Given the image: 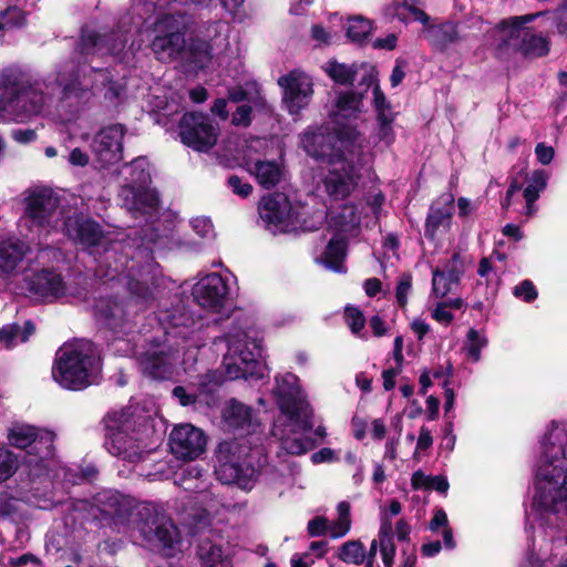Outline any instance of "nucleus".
<instances>
[{
    "label": "nucleus",
    "mask_w": 567,
    "mask_h": 567,
    "mask_svg": "<svg viewBox=\"0 0 567 567\" xmlns=\"http://www.w3.org/2000/svg\"><path fill=\"white\" fill-rule=\"evenodd\" d=\"M25 245L20 239L0 243V276L12 274L25 256Z\"/></svg>",
    "instance_id": "26"
},
{
    "label": "nucleus",
    "mask_w": 567,
    "mask_h": 567,
    "mask_svg": "<svg viewBox=\"0 0 567 567\" xmlns=\"http://www.w3.org/2000/svg\"><path fill=\"white\" fill-rule=\"evenodd\" d=\"M59 207V198L51 189H41L25 198L24 217L33 225L43 227L50 223Z\"/></svg>",
    "instance_id": "16"
},
{
    "label": "nucleus",
    "mask_w": 567,
    "mask_h": 567,
    "mask_svg": "<svg viewBox=\"0 0 567 567\" xmlns=\"http://www.w3.org/2000/svg\"><path fill=\"white\" fill-rule=\"evenodd\" d=\"M172 394L175 399L178 400L182 406H189L196 403L197 394L194 392H188L187 389L183 385H176Z\"/></svg>",
    "instance_id": "62"
},
{
    "label": "nucleus",
    "mask_w": 567,
    "mask_h": 567,
    "mask_svg": "<svg viewBox=\"0 0 567 567\" xmlns=\"http://www.w3.org/2000/svg\"><path fill=\"white\" fill-rule=\"evenodd\" d=\"M101 76V84L103 86V97L113 106H117L122 101L126 92L125 84L113 79L111 71L106 68L94 69Z\"/></svg>",
    "instance_id": "37"
},
{
    "label": "nucleus",
    "mask_w": 567,
    "mask_h": 567,
    "mask_svg": "<svg viewBox=\"0 0 567 567\" xmlns=\"http://www.w3.org/2000/svg\"><path fill=\"white\" fill-rule=\"evenodd\" d=\"M301 145L308 156L328 164H334L347 157L344 151L336 145V136L328 128L307 130L301 136Z\"/></svg>",
    "instance_id": "12"
},
{
    "label": "nucleus",
    "mask_w": 567,
    "mask_h": 567,
    "mask_svg": "<svg viewBox=\"0 0 567 567\" xmlns=\"http://www.w3.org/2000/svg\"><path fill=\"white\" fill-rule=\"evenodd\" d=\"M465 267L460 251L453 252L452 257L444 265L432 271V290L437 297H444L451 291V285H458L464 276Z\"/></svg>",
    "instance_id": "20"
},
{
    "label": "nucleus",
    "mask_w": 567,
    "mask_h": 567,
    "mask_svg": "<svg viewBox=\"0 0 567 567\" xmlns=\"http://www.w3.org/2000/svg\"><path fill=\"white\" fill-rule=\"evenodd\" d=\"M37 429L33 425L14 423L8 431L10 445L27 452Z\"/></svg>",
    "instance_id": "43"
},
{
    "label": "nucleus",
    "mask_w": 567,
    "mask_h": 567,
    "mask_svg": "<svg viewBox=\"0 0 567 567\" xmlns=\"http://www.w3.org/2000/svg\"><path fill=\"white\" fill-rule=\"evenodd\" d=\"M97 322L110 330L114 336L126 333L131 327L125 318L123 307L115 301L101 302L95 313Z\"/></svg>",
    "instance_id": "23"
},
{
    "label": "nucleus",
    "mask_w": 567,
    "mask_h": 567,
    "mask_svg": "<svg viewBox=\"0 0 567 567\" xmlns=\"http://www.w3.org/2000/svg\"><path fill=\"white\" fill-rule=\"evenodd\" d=\"M54 440L53 431L38 427L27 453L34 455L40 461L51 460L55 454Z\"/></svg>",
    "instance_id": "32"
},
{
    "label": "nucleus",
    "mask_w": 567,
    "mask_h": 567,
    "mask_svg": "<svg viewBox=\"0 0 567 567\" xmlns=\"http://www.w3.org/2000/svg\"><path fill=\"white\" fill-rule=\"evenodd\" d=\"M94 359L78 349L63 351L55 359L52 374L64 389L80 391L91 384V370Z\"/></svg>",
    "instance_id": "7"
},
{
    "label": "nucleus",
    "mask_w": 567,
    "mask_h": 567,
    "mask_svg": "<svg viewBox=\"0 0 567 567\" xmlns=\"http://www.w3.org/2000/svg\"><path fill=\"white\" fill-rule=\"evenodd\" d=\"M226 185L241 198H247L252 193V185L235 174L228 176Z\"/></svg>",
    "instance_id": "55"
},
{
    "label": "nucleus",
    "mask_w": 567,
    "mask_h": 567,
    "mask_svg": "<svg viewBox=\"0 0 567 567\" xmlns=\"http://www.w3.org/2000/svg\"><path fill=\"white\" fill-rule=\"evenodd\" d=\"M151 50L164 63L178 59L186 50V25L174 17H165L157 23V33L151 42Z\"/></svg>",
    "instance_id": "8"
},
{
    "label": "nucleus",
    "mask_w": 567,
    "mask_h": 567,
    "mask_svg": "<svg viewBox=\"0 0 567 567\" xmlns=\"http://www.w3.org/2000/svg\"><path fill=\"white\" fill-rule=\"evenodd\" d=\"M131 295L137 297L143 301H148L153 298V291L146 281L130 277L127 282Z\"/></svg>",
    "instance_id": "53"
},
{
    "label": "nucleus",
    "mask_w": 567,
    "mask_h": 567,
    "mask_svg": "<svg viewBox=\"0 0 567 567\" xmlns=\"http://www.w3.org/2000/svg\"><path fill=\"white\" fill-rule=\"evenodd\" d=\"M344 319L352 333L358 334L365 326L363 312L355 306L348 305L344 308Z\"/></svg>",
    "instance_id": "48"
},
{
    "label": "nucleus",
    "mask_w": 567,
    "mask_h": 567,
    "mask_svg": "<svg viewBox=\"0 0 567 567\" xmlns=\"http://www.w3.org/2000/svg\"><path fill=\"white\" fill-rule=\"evenodd\" d=\"M181 142L198 153H208L218 142L219 124L208 114L185 112L177 123Z\"/></svg>",
    "instance_id": "5"
},
{
    "label": "nucleus",
    "mask_w": 567,
    "mask_h": 567,
    "mask_svg": "<svg viewBox=\"0 0 567 567\" xmlns=\"http://www.w3.org/2000/svg\"><path fill=\"white\" fill-rule=\"evenodd\" d=\"M514 296L525 302H533L538 297V291L529 279H525L514 288Z\"/></svg>",
    "instance_id": "56"
},
{
    "label": "nucleus",
    "mask_w": 567,
    "mask_h": 567,
    "mask_svg": "<svg viewBox=\"0 0 567 567\" xmlns=\"http://www.w3.org/2000/svg\"><path fill=\"white\" fill-rule=\"evenodd\" d=\"M104 432L105 450L113 456L124 461H134L140 453L137 439L130 432L134 431L135 421L127 411H111L101 421Z\"/></svg>",
    "instance_id": "3"
},
{
    "label": "nucleus",
    "mask_w": 567,
    "mask_h": 567,
    "mask_svg": "<svg viewBox=\"0 0 567 567\" xmlns=\"http://www.w3.org/2000/svg\"><path fill=\"white\" fill-rule=\"evenodd\" d=\"M143 375L153 380H167L173 374L169 357L163 351L145 352L140 359Z\"/></svg>",
    "instance_id": "24"
},
{
    "label": "nucleus",
    "mask_w": 567,
    "mask_h": 567,
    "mask_svg": "<svg viewBox=\"0 0 567 567\" xmlns=\"http://www.w3.org/2000/svg\"><path fill=\"white\" fill-rule=\"evenodd\" d=\"M254 174L258 184L265 189L276 187L282 177V169L275 161H257Z\"/></svg>",
    "instance_id": "35"
},
{
    "label": "nucleus",
    "mask_w": 567,
    "mask_h": 567,
    "mask_svg": "<svg viewBox=\"0 0 567 567\" xmlns=\"http://www.w3.org/2000/svg\"><path fill=\"white\" fill-rule=\"evenodd\" d=\"M297 381L298 378L293 373L276 377V388L274 390L279 399L281 412L293 422H298L301 417V402L297 396Z\"/></svg>",
    "instance_id": "18"
},
{
    "label": "nucleus",
    "mask_w": 567,
    "mask_h": 567,
    "mask_svg": "<svg viewBox=\"0 0 567 567\" xmlns=\"http://www.w3.org/2000/svg\"><path fill=\"white\" fill-rule=\"evenodd\" d=\"M252 107L248 104L239 105L233 114L231 124L248 127L251 124Z\"/></svg>",
    "instance_id": "58"
},
{
    "label": "nucleus",
    "mask_w": 567,
    "mask_h": 567,
    "mask_svg": "<svg viewBox=\"0 0 567 567\" xmlns=\"http://www.w3.org/2000/svg\"><path fill=\"white\" fill-rule=\"evenodd\" d=\"M327 72L337 84L352 85L358 74V65L355 63L348 65L338 61H330Z\"/></svg>",
    "instance_id": "45"
},
{
    "label": "nucleus",
    "mask_w": 567,
    "mask_h": 567,
    "mask_svg": "<svg viewBox=\"0 0 567 567\" xmlns=\"http://www.w3.org/2000/svg\"><path fill=\"white\" fill-rule=\"evenodd\" d=\"M420 0H402L401 2H395L394 9L399 11L401 8L410 12L414 20L421 22L423 25H427L430 22V16L417 6Z\"/></svg>",
    "instance_id": "52"
},
{
    "label": "nucleus",
    "mask_w": 567,
    "mask_h": 567,
    "mask_svg": "<svg viewBox=\"0 0 567 567\" xmlns=\"http://www.w3.org/2000/svg\"><path fill=\"white\" fill-rule=\"evenodd\" d=\"M453 197L445 203L440 200L433 202L430 205L425 223H424V237L430 241H435L437 233H449L452 226V218L454 214Z\"/></svg>",
    "instance_id": "21"
},
{
    "label": "nucleus",
    "mask_w": 567,
    "mask_h": 567,
    "mask_svg": "<svg viewBox=\"0 0 567 567\" xmlns=\"http://www.w3.org/2000/svg\"><path fill=\"white\" fill-rule=\"evenodd\" d=\"M328 519L323 516H316L308 522L307 532L310 537H320L328 533Z\"/></svg>",
    "instance_id": "59"
},
{
    "label": "nucleus",
    "mask_w": 567,
    "mask_h": 567,
    "mask_svg": "<svg viewBox=\"0 0 567 567\" xmlns=\"http://www.w3.org/2000/svg\"><path fill=\"white\" fill-rule=\"evenodd\" d=\"M239 362L228 363L226 373L230 379H261L262 374L257 371L260 364L254 359L251 352L241 353L238 358Z\"/></svg>",
    "instance_id": "33"
},
{
    "label": "nucleus",
    "mask_w": 567,
    "mask_h": 567,
    "mask_svg": "<svg viewBox=\"0 0 567 567\" xmlns=\"http://www.w3.org/2000/svg\"><path fill=\"white\" fill-rule=\"evenodd\" d=\"M554 19L558 33L567 35V0H561Z\"/></svg>",
    "instance_id": "63"
},
{
    "label": "nucleus",
    "mask_w": 567,
    "mask_h": 567,
    "mask_svg": "<svg viewBox=\"0 0 567 567\" xmlns=\"http://www.w3.org/2000/svg\"><path fill=\"white\" fill-rule=\"evenodd\" d=\"M227 424L236 430H243L247 433L255 431L252 421V409L236 399H231L225 412Z\"/></svg>",
    "instance_id": "28"
},
{
    "label": "nucleus",
    "mask_w": 567,
    "mask_h": 567,
    "mask_svg": "<svg viewBox=\"0 0 567 567\" xmlns=\"http://www.w3.org/2000/svg\"><path fill=\"white\" fill-rule=\"evenodd\" d=\"M255 472L252 463L237 441H223L217 445L214 473L221 484H236L246 488L250 484Z\"/></svg>",
    "instance_id": "2"
},
{
    "label": "nucleus",
    "mask_w": 567,
    "mask_h": 567,
    "mask_svg": "<svg viewBox=\"0 0 567 567\" xmlns=\"http://www.w3.org/2000/svg\"><path fill=\"white\" fill-rule=\"evenodd\" d=\"M20 326L18 323L6 324L0 328V343L7 349L13 347V341L19 337Z\"/></svg>",
    "instance_id": "61"
},
{
    "label": "nucleus",
    "mask_w": 567,
    "mask_h": 567,
    "mask_svg": "<svg viewBox=\"0 0 567 567\" xmlns=\"http://www.w3.org/2000/svg\"><path fill=\"white\" fill-rule=\"evenodd\" d=\"M373 29L372 21L361 16L348 19L347 37L351 42L364 43Z\"/></svg>",
    "instance_id": "44"
},
{
    "label": "nucleus",
    "mask_w": 567,
    "mask_h": 567,
    "mask_svg": "<svg viewBox=\"0 0 567 567\" xmlns=\"http://www.w3.org/2000/svg\"><path fill=\"white\" fill-rule=\"evenodd\" d=\"M331 133L336 136V145L344 151L346 156L347 153H352L359 137V132L354 125L343 124V120L339 118V124H336Z\"/></svg>",
    "instance_id": "41"
},
{
    "label": "nucleus",
    "mask_w": 567,
    "mask_h": 567,
    "mask_svg": "<svg viewBox=\"0 0 567 567\" xmlns=\"http://www.w3.org/2000/svg\"><path fill=\"white\" fill-rule=\"evenodd\" d=\"M457 27V23L452 21L431 24L426 28V37L435 49L444 51L450 44L460 40Z\"/></svg>",
    "instance_id": "29"
},
{
    "label": "nucleus",
    "mask_w": 567,
    "mask_h": 567,
    "mask_svg": "<svg viewBox=\"0 0 567 567\" xmlns=\"http://www.w3.org/2000/svg\"><path fill=\"white\" fill-rule=\"evenodd\" d=\"M189 63L195 69L205 70L213 61V45L209 40L192 38L187 47Z\"/></svg>",
    "instance_id": "34"
},
{
    "label": "nucleus",
    "mask_w": 567,
    "mask_h": 567,
    "mask_svg": "<svg viewBox=\"0 0 567 567\" xmlns=\"http://www.w3.org/2000/svg\"><path fill=\"white\" fill-rule=\"evenodd\" d=\"M535 155L540 164L548 165L554 158L555 151L545 143H538L535 147Z\"/></svg>",
    "instance_id": "64"
},
{
    "label": "nucleus",
    "mask_w": 567,
    "mask_h": 567,
    "mask_svg": "<svg viewBox=\"0 0 567 567\" xmlns=\"http://www.w3.org/2000/svg\"><path fill=\"white\" fill-rule=\"evenodd\" d=\"M467 355L474 362H476L481 359V350L483 347L486 346L487 340L485 338H482L477 330L471 328L467 332Z\"/></svg>",
    "instance_id": "51"
},
{
    "label": "nucleus",
    "mask_w": 567,
    "mask_h": 567,
    "mask_svg": "<svg viewBox=\"0 0 567 567\" xmlns=\"http://www.w3.org/2000/svg\"><path fill=\"white\" fill-rule=\"evenodd\" d=\"M532 507L540 514L567 509V432L551 421L542 440Z\"/></svg>",
    "instance_id": "1"
},
{
    "label": "nucleus",
    "mask_w": 567,
    "mask_h": 567,
    "mask_svg": "<svg viewBox=\"0 0 567 567\" xmlns=\"http://www.w3.org/2000/svg\"><path fill=\"white\" fill-rule=\"evenodd\" d=\"M68 236L79 245L92 248L97 247L104 238V229L91 217L76 216L65 223Z\"/></svg>",
    "instance_id": "19"
},
{
    "label": "nucleus",
    "mask_w": 567,
    "mask_h": 567,
    "mask_svg": "<svg viewBox=\"0 0 567 567\" xmlns=\"http://www.w3.org/2000/svg\"><path fill=\"white\" fill-rule=\"evenodd\" d=\"M197 555L202 567H225L223 547L206 539L197 547Z\"/></svg>",
    "instance_id": "40"
},
{
    "label": "nucleus",
    "mask_w": 567,
    "mask_h": 567,
    "mask_svg": "<svg viewBox=\"0 0 567 567\" xmlns=\"http://www.w3.org/2000/svg\"><path fill=\"white\" fill-rule=\"evenodd\" d=\"M330 167L322 178L324 193L333 202L347 199L357 188L360 174L352 159L348 157L329 164Z\"/></svg>",
    "instance_id": "10"
},
{
    "label": "nucleus",
    "mask_w": 567,
    "mask_h": 567,
    "mask_svg": "<svg viewBox=\"0 0 567 567\" xmlns=\"http://www.w3.org/2000/svg\"><path fill=\"white\" fill-rule=\"evenodd\" d=\"M125 134V125L116 123L102 127L93 136L91 151L101 168H109L122 161Z\"/></svg>",
    "instance_id": "9"
},
{
    "label": "nucleus",
    "mask_w": 567,
    "mask_h": 567,
    "mask_svg": "<svg viewBox=\"0 0 567 567\" xmlns=\"http://www.w3.org/2000/svg\"><path fill=\"white\" fill-rule=\"evenodd\" d=\"M159 321L169 328H192L196 323L195 315L183 300L161 313Z\"/></svg>",
    "instance_id": "31"
},
{
    "label": "nucleus",
    "mask_w": 567,
    "mask_h": 567,
    "mask_svg": "<svg viewBox=\"0 0 567 567\" xmlns=\"http://www.w3.org/2000/svg\"><path fill=\"white\" fill-rule=\"evenodd\" d=\"M547 13H549V11H538L535 13L505 18L502 19L496 24L495 28L497 31L501 32L507 31L505 38L511 42L519 43L524 31H526V29H524V25L535 21L538 17L545 16Z\"/></svg>",
    "instance_id": "30"
},
{
    "label": "nucleus",
    "mask_w": 567,
    "mask_h": 567,
    "mask_svg": "<svg viewBox=\"0 0 567 567\" xmlns=\"http://www.w3.org/2000/svg\"><path fill=\"white\" fill-rule=\"evenodd\" d=\"M147 163L145 158L137 157L131 161L132 166V179L133 182L142 184H146L148 181H151V174L147 169H145L144 166H146Z\"/></svg>",
    "instance_id": "57"
},
{
    "label": "nucleus",
    "mask_w": 567,
    "mask_h": 567,
    "mask_svg": "<svg viewBox=\"0 0 567 567\" xmlns=\"http://www.w3.org/2000/svg\"><path fill=\"white\" fill-rule=\"evenodd\" d=\"M412 274L406 271L403 272L396 284L395 288V299L398 307L404 309L408 305V296L412 290Z\"/></svg>",
    "instance_id": "49"
},
{
    "label": "nucleus",
    "mask_w": 567,
    "mask_h": 567,
    "mask_svg": "<svg viewBox=\"0 0 567 567\" xmlns=\"http://www.w3.org/2000/svg\"><path fill=\"white\" fill-rule=\"evenodd\" d=\"M284 446L288 454L302 455L312 447V441L301 437L287 439L284 442Z\"/></svg>",
    "instance_id": "54"
},
{
    "label": "nucleus",
    "mask_w": 567,
    "mask_h": 567,
    "mask_svg": "<svg viewBox=\"0 0 567 567\" xmlns=\"http://www.w3.org/2000/svg\"><path fill=\"white\" fill-rule=\"evenodd\" d=\"M28 290L30 293L55 300L66 293V285L62 275L54 270L44 268L34 272L28 280Z\"/></svg>",
    "instance_id": "17"
},
{
    "label": "nucleus",
    "mask_w": 567,
    "mask_h": 567,
    "mask_svg": "<svg viewBox=\"0 0 567 567\" xmlns=\"http://www.w3.org/2000/svg\"><path fill=\"white\" fill-rule=\"evenodd\" d=\"M518 51L524 58H542L549 53V42L547 38L532 33L526 28L518 44Z\"/></svg>",
    "instance_id": "36"
},
{
    "label": "nucleus",
    "mask_w": 567,
    "mask_h": 567,
    "mask_svg": "<svg viewBox=\"0 0 567 567\" xmlns=\"http://www.w3.org/2000/svg\"><path fill=\"white\" fill-rule=\"evenodd\" d=\"M17 456L8 449L0 446V483L9 480L17 471Z\"/></svg>",
    "instance_id": "47"
},
{
    "label": "nucleus",
    "mask_w": 567,
    "mask_h": 567,
    "mask_svg": "<svg viewBox=\"0 0 567 567\" xmlns=\"http://www.w3.org/2000/svg\"><path fill=\"white\" fill-rule=\"evenodd\" d=\"M207 437L200 429L192 424H179L169 434L171 452L181 460L193 461L206 449Z\"/></svg>",
    "instance_id": "13"
},
{
    "label": "nucleus",
    "mask_w": 567,
    "mask_h": 567,
    "mask_svg": "<svg viewBox=\"0 0 567 567\" xmlns=\"http://www.w3.org/2000/svg\"><path fill=\"white\" fill-rule=\"evenodd\" d=\"M0 100L7 107L22 116L39 114L44 105L43 93L24 83L12 72H3L1 75Z\"/></svg>",
    "instance_id": "6"
},
{
    "label": "nucleus",
    "mask_w": 567,
    "mask_h": 567,
    "mask_svg": "<svg viewBox=\"0 0 567 567\" xmlns=\"http://www.w3.org/2000/svg\"><path fill=\"white\" fill-rule=\"evenodd\" d=\"M107 509L103 514L110 516L114 524H125L132 516V509L127 502L121 496L112 495L107 499Z\"/></svg>",
    "instance_id": "46"
},
{
    "label": "nucleus",
    "mask_w": 567,
    "mask_h": 567,
    "mask_svg": "<svg viewBox=\"0 0 567 567\" xmlns=\"http://www.w3.org/2000/svg\"><path fill=\"white\" fill-rule=\"evenodd\" d=\"M518 44L507 40L505 37L502 38L495 47V56L499 60L509 58L512 54L519 53Z\"/></svg>",
    "instance_id": "60"
},
{
    "label": "nucleus",
    "mask_w": 567,
    "mask_h": 567,
    "mask_svg": "<svg viewBox=\"0 0 567 567\" xmlns=\"http://www.w3.org/2000/svg\"><path fill=\"white\" fill-rule=\"evenodd\" d=\"M223 382L224 377L221 373L217 371H208L200 378L198 391L200 393L212 395L218 390Z\"/></svg>",
    "instance_id": "50"
},
{
    "label": "nucleus",
    "mask_w": 567,
    "mask_h": 567,
    "mask_svg": "<svg viewBox=\"0 0 567 567\" xmlns=\"http://www.w3.org/2000/svg\"><path fill=\"white\" fill-rule=\"evenodd\" d=\"M364 93L361 92H341L336 100V111L331 112L330 118L334 124H339V118H357L361 112V105Z\"/></svg>",
    "instance_id": "25"
},
{
    "label": "nucleus",
    "mask_w": 567,
    "mask_h": 567,
    "mask_svg": "<svg viewBox=\"0 0 567 567\" xmlns=\"http://www.w3.org/2000/svg\"><path fill=\"white\" fill-rule=\"evenodd\" d=\"M292 205L285 193L275 192L264 196L260 200L258 212L267 228L274 227L281 231L290 226Z\"/></svg>",
    "instance_id": "14"
},
{
    "label": "nucleus",
    "mask_w": 567,
    "mask_h": 567,
    "mask_svg": "<svg viewBox=\"0 0 567 567\" xmlns=\"http://www.w3.org/2000/svg\"><path fill=\"white\" fill-rule=\"evenodd\" d=\"M28 24V12L11 4L0 10V32L21 30Z\"/></svg>",
    "instance_id": "39"
},
{
    "label": "nucleus",
    "mask_w": 567,
    "mask_h": 567,
    "mask_svg": "<svg viewBox=\"0 0 567 567\" xmlns=\"http://www.w3.org/2000/svg\"><path fill=\"white\" fill-rule=\"evenodd\" d=\"M159 203V195L155 189L140 186L133 193L131 208L142 214H151L158 209Z\"/></svg>",
    "instance_id": "38"
},
{
    "label": "nucleus",
    "mask_w": 567,
    "mask_h": 567,
    "mask_svg": "<svg viewBox=\"0 0 567 567\" xmlns=\"http://www.w3.org/2000/svg\"><path fill=\"white\" fill-rule=\"evenodd\" d=\"M348 239L344 236L334 235L327 244L321 259L324 266L334 272L344 271V260L348 252Z\"/></svg>",
    "instance_id": "27"
},
{
    "label": "nucleus",
    "mask_w": 567,
    "mask_h": 567,
    "mask_svg": "<svg viewBox=\"0 0 567 567\" xmlns=\"http://www.w3.org/2000/svg\"><path fill=\"white\" fill-rule=\"evenodd\" d=\"M337 557L346 564L362 565L365 560V546L359 539L343 543L338 550Z\"/></svg>",
    "instance_id": "42"
},
{
    "label": "nucleus",
    "mask_w": 567,
    "mask_h": 567,
    "mask_svg": "<svg viewBox=\"0 0 567 567\" xmlns=\"http://www.w3.org/2000/svg\"><path fill=\"white\" fill-rule=\"evenodd\" d=\"M278 85L282 89V102L290 115H299L309 105L313 89L305 73L290 71L278 79Z\"/></svg>",
    "instance_id": "11"
},
{
    "label": "nucleus",
    "mask_w": 567,
    "mask_h": 567,
    "mask_svg": "<svg viewBox=\"0 0 567 567\" xmlns=\"http://www.w3.org/2000/svg\"><path fill=\"white\" fill-rule=\"evenodd\" d=\"M135 526L142 538L162 549H173L179 533L164 509L151 502L136 507Z\"/></svg>",
    "instance_id": "4"
},
{
    "label": "nucleus",
    "mask_w": 567,
    "mask_h": 567,
    "mask_svg": "<svg viewBox=\"0 0 567 567\" xmlns=\"http://www.w3.org/2000/svg\"><path fill=\"white\" fill-rule=\"evenodd\" d=\"M116 33L101 34L96 31L83 32L78 43L79 53L85 59L106 49L109 53H116L124 48V43L118 41Z\"/></svg>",
    "instance_id": "22"
},
{
    "label": "nucleus",
    "mask_w": 567,
    "mask_h": 567,
    "mask_svg": "<svg viewBox=\"0 0 567 567\" xmlns=\"http://www.w3.org/2000/svg\"><path fill=\"white\" fill-rule=\"evenodd\" d=\"M194 300L203 308L219 311L228 295V286L219 274H210L193 288Z\"/></svg>",
    "instance_id": "15"
}]
</instances>
